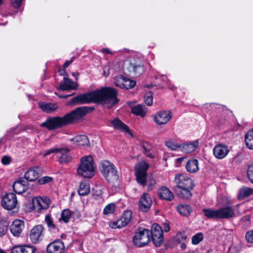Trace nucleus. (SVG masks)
<instances>
[{"label": "nucleus", "instance_id": "nucleus-1", "mask_svg": "<svg viewBox=\"0 0 253 253\" xmlns=\"http://www.w3.org/2000/svg\"><path fill=\"white\" fill-rule=\"evenodd\" d=\"M116 90L111 87H103L73 97L69 104H83L90 102H99L110 108L118 102Z\"/></svg>", "mask_w": 253, "mask_h": 253}, {"label": "nucleus", "instance_id": "nucleus-2", "mask_svg": "<svg viewBox=\"0 0 253 253\" xmlns=\"http://www.w3.org/2000/svg\"><path fill=\"white\" fill-rule=\"evenodd\" d=\"M93 109L94 108L91 107H78L63 117L56 116L47 118L45 122L42 124L41 126L46 127L48 130L61 128L77 122L87 112Z\"/></svg>", "mask_w": 253, "mask_h": 253}, {"label": "nucleus", "instance_id": "nucleus-3", "mask_svg": "<svg viewBox=\"0 0 253 253\" xmlns=\"http://www.w3.org/2000/svg\"><path fill=\"white\" fill-rule=\"evenodd\" d=\"M176 185L173 190L180 198L189 199L192 196L191 190L194 187L192 180L183 174H177L175 176Z\"/></svg>", "mask_w": 253, "mask_h": 253}, {"label": "nucleus", "instance_id": "nucleus-4", "mask_svg": "<svg viewBox=\"0 0 253 253\" xmlns=\"http://www.w3.org/2000/svg\"><path fill=\"white\" fill-rule=\"evenodd\" d=\"M204 215L210 219H228L235 215L234 210L229 206L223 207L218 210L204 209Z\"/></svg>", "mask_w": 253, "mask_h": 253}, {"label": "nucleus", "instance_id": "nucleus-5", "mask_svg": "<svg viewBox=\"0 0 253 253\" xmlns=\"http://www.w3.org/2000/svg\"><path fill=\"white\" fill-rule=\"evenodd\" d=\"M95 167L91 155L84 156L81 159L77 172L79 175L85 178H91L94 175Z\"/></svg>", "mask_w": 253, "mask_h": 253}, {"label": "nucleus", "instance_id": "nucleus-6", "mask_svg": "<svg viewBox=\"0 0 253 253\" xmlns=\"http://www.w3.org/2000/svg\"><path fill=\"white\" fill-rule=\"evenodd\" d=\"M100 170L108 181L117 179V171L114 165L109 161L104 160L100 163Z\"/></svg>", "mask_w": 253, "mask_h": 253}, {"label": "nucleus", "instance_id": "nucleus-7", "mask_svg": "<svg viewBox=\"0 0 253 253\" xmlns=\"http://www.w3.org/2000/svg\"><path fill=\"white\" fill-rule=\"evenodd\" d=\"M150 240V231L144 228L139 229L133 238L134 244L138 247L147 245Z\"/></svg>", "mask_w": 253, "mask_h": 253}, {"label": "nucleus", "instance_id": "nucleus-8", "mask_svg": "<svg viewBox=\"0 0 253 253\" xmlns=\"http://www.w3.org/2000/svg\"><path fill=\"white\" fill-rule=\"evenodd\" d=\"M148 167L149 165L145 162H140L135 167L136 180L138 184L143 186L146 185Z\"/></svg>", "mask_w": 253, "mask_h": 253}, {"label": "nucleus", "instance_id": "nucleus-9", "mask_svg": "<svg viewBox=\"0 0 253 253\" xmlns=\"http://www.w3.org/2000/svg\"><path fill=\"white\" fill-rule=\"evenodd\" d=\"M151 240L156 247H160L164 242L163 230L158 224L155 223L152 225Z\"/></svg>", "mask_w": 253, "mask_h": 253}, {"label": "nucleus", "instance_id": "nucleus-10", "mask_svg": "<svg viewBox=\"0 0 253 253\" xmlns=\"http://www.w3.org/2000/svg\"><path fill=\"white\" fill-rule=\"evenodd\" d=\"M1 206L6 210H11L18 207L16 196L13 193H9L1 198Z\"/></svg>", "mask_w": 253, "mask_h": 253}, {"label": "nucleus", "instance_id": "nucleus-11", "mask_svg": "<svg viewBox=\"0 0 253 253\" xmlns=\"http://www.w3.org/2000/svg\"><path fill=\"white\" fill-rule=\"evenodd\" d=\"M172 114L169 110H162L153 116V121L158 125L167 124L171 119Z\"/></svg>", "mask_w": 253, "mask_h": 253}, {"label": "nucleus", "instance_id": "nucleus-12", "mask_svg": "<svg viewBox=\"0 0 253 253\" xmlns=\"http://www.w3.org/2000/svg\"><path fill=\"white\" fill-rule=\"evenodd\" d=\"M131 214V211H125L122 216L119 219L110 222L109 223V226L113 229L121 228L126 226L130 221Z\"/></svg>", "mask_w": 253, "mask_h": 253}, {"label": "nucleus", "instance_id": "nucleus-13", "mask_svg": "<svg viewBox=\"0 0 253 253\" xmlns=\"http://www.w3.org/2000/svg\"><path fill=\"white\" fill-rule=\"evenodd\" d=\"M34 207L39 212L47 210L51 203L50 199L47 197L38 196L33 199Z\"/></svg>", "mask_w": 253, "mask_h": 253}, {"label": "nucleus", "instance_id": "nucleus-14", "mask_svg": "<svg viewBox=\"0 0 253 253\" xmlns=\"http://www.w3.org/2000/svg\"><path fill=\"white\" fill-rule=\"evenodd\" d=\"M43 227L41 225H38L33 227L30 233L29 237L32 242L38 243L42 237Z\"/></svg>", "mask_w": 253, "mask_h": 253}, {"label": "nucleus", "instance_id": "nucleus-15", "mask_svg": "<svg viewBox=\"0 0 253 253\" xmlns=\"http://www.w3.org/2000/svg\"><path fill=\"white\" fill-rule=\"evenodd\" d=\"M152 204V199L149 194L143 193L141 196L139 202V208L143 212L147 211Z\"/></svg>", "mask_w": 253, "mask_h": 253}, {"label": "nucleus", "instance_id": "nucleus-16", "mask_svg": "<svg viewBox=\"0 0 253 253\" xmlns=\"http://www.w3.org/2000/svg\"><path fill=\"white\" fill-rule=\"evenodd\" d=\"M64 249V243L60 240H57L51 242L46 248V251L48 253H63Z\"/></svg>", "mask_w": 253, "mask_h": 253}, {"label": "nucleus", "instance_id": "nucleus-17", "mask_svg": "<svg viewBox=\"0 0 253 253\" xmlns=\"http://www.w3.org/2000/svg\"><path fill=\"white\" fill-rule=\"evenodd\" d=\"M229 150L228 147L222 144L215 145L213 149V154L218 159H224L228 154Z\"/></svg>", "mask_w": 253, "mask_h": 253}, {"label": "nucleus", "instance_id": "nucleus-18", "mask_svg": "<svg viewBox=\"0 0 253 253\" xmlns=\"http://www.w3.org/2000/svg\"><path fill=\"white\" fill-rule=\"evenodd\" d=\"M78 84L69 78L64 77L60 83L58 89L62 90H76L78 88Z\"/></svg>", "mask_w": 253, "mask_h": 253}, {"label": "nucleus", "instance_id": "nucleus-19", "mask_svg": "<svg viewBox=\"0 0 253 253\" xmlns=\"http://www.w3.org/2000/svg\"><path fill=\"white\" fill-rule=\"evenodd\" d=\"M69 152V150L66 147L58 148L56 155L59 163H65L71 160V157Z\"/></svg>", "mask_w": 253, "mask_h": 253}, {"label": "nucleus", "instance_id": "nucleus-20", "mask_svg": "<svg viewBox=\"0 0 253 253\" xmlns=\"http://www.w3.org/2000/svg\"><path fill=\"white\" fill-rule=\"evenodd\" d=\"M24 227V222L20 219H15L10 226L11 234L16 237L19 236Z\"/></svg>", "mask_w": 253, "mask_h": 253}, {"label": "nucleus", "instance_id": "nucleus-21", "mask_svg": "<svg viewBox=\"0 0 253 253\" xmlns=\"http://www.w3.org/2000/svg\"><path fill=\"white\" fill-rule=\"evenodd\" d=\"M111 124L115 129L119 130L120 131L129 134L130 135L132 136V134L130 132L128 126L120 120L115 118L111 121Z\"/></svg>", "mask_w": 253, "mask_h": 253}, {"label": "nucleus", "instance_id": "nucleus-22", "mask_svg": "<svg viewBox=\"0 0 253 253\" xmlns=\"http://www.w3.org/2000/svg\"><path fill=\"white\" fill-rule=\"evenodd\" d=\"M13 189L15 192L21 194L28 189V182L23 179H20L13 184Z\"/></svg>", "mask_w": 253, "mask_h": 253}, {"label": "nucleus", "instance_id": "nucleus-23", "mask_svg": "<svg viewBox=\"0 0 253 253\" xmlns=\"http://www.w3.org/2000/svg\"><path fill=\"white\" fill-rule=\"evenodd\" d=\"M36 248L32 246H15L11 249V253H34Z\"/></svg>", "mask_w": 253, "mask_h": 253}, {"label": "nucleus", "instance_id": "nucleus-24", "mask_svg": "<svg viewBox=\"0 0 253 253\" xmlns=\"http://www.w3.org/2000/svg\"><path fill=\"white\" fill-rule=\"evenodd\" d=\"M158 194L160 198L168 201H171L174 199L173 194L166 186L160 188Z\"/></svg>", "mask_w": 253, "mask_h": 253}, {"label": "nucleus", "instance_id": "nucleus-25", "mask_svg": "<svg viewBox=\"0 0 253 253\" xmlns=\"http://www.w3.org/2000/svg\"><path fill=\"white\" fill-rule=\"evenodd\" d=\"M198 145V140H195L189 143H183L180 144V151L185 153H190L196 149Z\"/></svg>", "mask_w": 253, "mask_h": 253}, {"label": "nucleus", "instance_id": "nucleus-26", "mask_svg": "<svg viewBox=\"0 0 253 253\" xmlns=\"http://www.w3.org/2000/svg\"><path fill=\"white\" fill-rule=\"evenodd\" d=\"M39 108L43 111L47 113H51L54 112L58 108L57 104L55 103H46L40 102L39 103Z\"/></svg>", "mask_w": 253, "mask_h": 253}, {"label": "nucleus", "instance_id": "nucleus-27", "mask_svg": "<svg viewBox=\"0 0 253 253\" xmlns=\"http://www.w3.org/2000/svg\"><path fill=\"white\" fill-rule=\"evenodd\" d=\"M40 170L38 168L32 167L30 168L25 173V178L28 181H33L39 177Z\"/></svg>", "mask_w": 253, "mask_h": 253}, {"label": "nucleus", "instance_id": "nucleus-28", "mask_svg": "<svg viewBox=\"0 0 253 253\" xmlns=\"http://www.w3.org/2000/svg\"><path fill=\"white\" fill-rule=\"evenodd\" d=\"M177 212L182 216H188L192 211V207L188 204H179L176 207Z\"/></svg>", "mask_w": 253, "mask_h": 253}, {"label": "nucleus", "instance_id": "nucleus-29", "mask_svg": "<svg viewBox=\"0 0 253 253\" xmlns=\"http://www.w3.org/2000/svg\"><path fill=\"white\" fill-rule=\"evenodd\" d=\"M187 170L190 173H195L199 169V162L196 159H192L188 161L186 165Z\"/></svg>", "mask_w": 253, "mask_h": 253}, {"label": "nucleus", "instance_id": "nucleus-30", "mask_svg": "<svg viewBox=\"0 0 253 253\" xmlns=\"http://www.w3.org/2000/svg\"><path fill=\"white\" fill-rule=\"evenodd\" d=\"M131 110L133 114L135 115L140 116L142 117H144L146 115L147 111L146 107L140 104L132 107Z\"/></svg>", "mask_w": 253, "mask_h": 253}, {"label": "nucleus", "instance_id": "nucleus-31", "mask_svg": "<svg viewBox=\"0 0 253 253\" xmlns=\"http://www.w3.org/2000/svg\"><path fill=\"white\" fill-rule=\"evenodd\" d=\"M73 140L79 146H88L89 144L88 138L85 135H77Z\"/></svg>", "mask_w": 253, "mask_h": 253}, {"label": "nucleus", "instance_id": "nucleus-32", "mask_svg": "<svg viewBox=\"0 0 253 253\" xmlns=\"http://www.w3.org/2000/svg\"><path fill=\"white\" fill-rule=\"evenodd\" d=\"M140 145L144 154L147 157L150 158L154 157V153L151 151L152 147L150 143L147 142H142Z\"/></svg>", "mask_w": 253, "mask_h": 253}, {"label": "nucleus", "instance_id": "nucleus-33", "mask_svg": "<svg viewBox=\"0 0 253 253\" xmlns=\"http://www.w3.org/2000/svg\"><path fill=\"white\" fill-rule=\"evenodd\" d=\"M128 69L130 73H133L135 76L141 74L144 71V68L140 65L129 63Z\"/></svg>", "mask_w": 253, "mask_h": 253}, {"label": "nucleus", "instance_id": "nucleus-34", "mask_svg": "<svg viewBox=\"0 0 253 253\" xmlns=\"http://www.w3.org/2000/svg\"><path fill=\"white\" fill-rule=\"evenodd\" d=\"M180 144L173 139H169L165 141V145L169 149L173 151H180Z\"/></svg>", "mask_w": 253, "mask_h": 253}, {"label": "nucleus", "instance_id": "nucleus-35", "mask_svg": "<svg viewBox=\"0 0 253 253\" xmlns=\"http://www.w3.org/2000/svg\"><path fill=\"white\" fill-rule=\"evenodd\" d=\"M90 192V187L88 183L82 182H81L79 188L78 193L81 196H85Z\"/></svg>", "mask_w": 253, "mask_h": 253}, {"label": "nucleus", "instance_id": "nucleus-36", "mask_svg": "<svg viewBox=\"0 0 253 253\" xmlns=\"http://www.w3.org/2000/svg\"><path fill=\"white\" fill-rule=\"evenodd\" d=\"M245 141L248 148L253 149V129L247 132L245 135Z\"/></svg>", "mask_w": 253, "mask_h": 253}, {"label": "nucleus", "instance_id": "nucleus-37", "mask_svg": "<svg viewBox=\"0 0 253 253\" xmlns=\"http://www.w3.org/2000/svg\"><path fill=\"white\" fill-rule=\"evenodd\" d=\"M253 194V189L244 187L241 188L239 192L238 197L239 199H243Z\"/></svg>", "mask_w": 253, "mask_h": 253}, {"label": "nucleus", "instance_id": "nucleus-38", "mask_svg": "<svg viewBox=\"0 0 253 253\" xmlns=\"http://www.w3.org/2000/svg\"><path fill=\"white\" fill-rule=\"evenodd\" d=\"M8 222L4 219H0V237L5 235L8 230Z\"/></svg>", "mask_w": 253, "mask_h": 253}, {"label": "nucleus", "instance_id": "nucleus-39", "mask_svg": "<svg viewBox=\"0 0 253 253\" xmlns=\"http://www.w3.org/2000/svg\"><path fill=\"white\" fill-rule=\"evenodd\" d=\"M71 216V212L68 209L64 210L62 212L61 217L59 218L60 221H63L65 223L68 222Z\"/></svg>", "mask_w": 253, "mask_h": 253}, {"label": "nucleus", "instance_id": "nucleus-40", "mask_svg": "<svg viewBox=\"0 0 253 253\" xmlns=\"http://www.w3.org/2000/svg\"><path fill=\"white\" fill-rule=\"evenodd\" d=\"M116 209V206L114 203H110L106 205L103 210V213L105 215L113 214Z\"/></svg>", "mask_w": 253, "mask_h": 253}, {"label": "nucleus", "instance_id": "nucleus-41", "mask_svg": "<svg viewBox=\"0 0 253 253\" xmlns=\"http://www.w3.org/2000/svg\"><path fill=\"white\" fill-rule=\"evenodd\" d=\"M125 79H126V77H124L122 76H120L115 77V78L114 79L115 84L117 86L123 89Z\"/></svg>", "mask_w": 253, "mask_h": 253}, {"label": "nucleus", "instance_id": "nucleus-42", "mask_svg": "<svg viewBox=\"0 0 253 253\" xmlns=\"http://www.w3.org/2000/svg\"><path fill=\"white\" fill-rule=\"evenodd\" d=\"M136 84V82L127 78H126L123 89H128L133 88Z\"/></svg>", "mask_w": 253, "mask_h": 253}, {"label": "nucleus", "instance_id": "nucleus-43", "mask_svg": "<svg viewBox=\"0 0 253 253\" xmlns=\"http://www.w3.org/2000/svg\"><path fill=\"white\" fill-rule=\"evenodd\" d=\"M45 222L50 230H51L55 229V226L50 214L45 215Z\"/></svg>", "mask_w": 253, "mask_h": 253}, {"label": "nucleus", "instance_id": "nucleus-44", "mask_svg": "<svg viewBox=\"0 0 253 253\" xmlns=\"http://www.w3.org/2000/svg\"><path fill=\"white\" fill-rule=\"evenodd\" d=\"M203 239V235L202 233H198L192 238V243L193 245H197Z\"/></svg>", "mask_w": 253, "mask_h": 253}, {"label": "nucleus", "instance_id": "nucleus-45", "mask_svg": "<svg viewBox=\"0 0 253 253\" xmlns=\"http://www.w3.org/2000/svg\"><path fill=\"white\" fill-rule=\"evenodd\" d=\"M186 235L184 232H178L175 236V240L178 242L186 241Z\"/></svg>", "mask_w": 253, "mask_h": 253}, {"label": "nucleus", "instance_id": "nucleus-46", "mask_svg": "<svg viewBox=\"0 0 253 253\" xmlns=\"http://www.w3.org/2000/svg\"><path fill=\"white\" fill-rule=\"evenodd\" d=\"M53 178L50 176H43L38 179V183L40 184H45L52 181Z\"/></svg>", "mask_w": 253, "mask_h": 253}, {"label": "nucleus", "instance_id": "nucleus-47", "mask_svg": "<svg viewBox=\"0 0 253 253\" xmlns=\"http://www.w3.org/2000/svg\"><path fill=\"white\" fill-rule=\"evenodd\" d=\"M144 101L148 106H151L153 104V97L150 93H146L144 97Z\"/></svg>", "mask_w": 253, "mask_h": 253}, {"label": "nucleus", "instance_id": "nucleus-48", "mask_svg": "<svg viewBox=\"0 0 253 253\" xmlns=\"http://www.w3.org/2000/svg\"><path fill=\"white\" fill-rule=\"evenodd\" d=\"M247 174L249 180L253 184V164L249 166L247 170Z\"/></svg>", "mask_w": 253, "mask_h": 253}, {"label": "nucleus", "instance_id": "nucleus-49", "mask_svg": "<svg viewBox=\"0 0 253 253\" xmlns=\"http://www.w3.org/2000/svg\"><path fill=\"white\" fill-rule=\"evenodd\" d=\"M57 151H58L57 147H52L48 150H45L42 153V155L44 157H45L47 156V155H49L52 153H54V154H56Z\"/></svg>", "mask_w": 253, "mask_h": 253}, {"label": "nucleus", "instance_id": "nucleus-50", "mask_svg": "<svg viewBox=\"0 0 253 253\" xmlns=\"http://www.w3.org/2000/svg\"><path fill=\"white\" fill-rule=\"evenodd\" d=\"M155 184V180L152 177H149L146 179V185H147L148 189H151Z\"/></svg>", "mask_w": 253, "mask_h": 253}, {"label": "nucleus", "instance_id": "nucleus-51", "mask_svg": "<svg viewBox=\"0 0 253 253\" xmlns=\"http://www.w3.org/2000/svg\"><path fill=\"white\" fill-rule=\"evenodd\" d=\"M245 238L248 242L253 243V230L248 232Z\"/></svg>", "mask_w": 253, "mask_h": 253}, {"label": "nucleus", "instance_id": "nucleus-52", "mask_svg": "<svg viewBox=\"0 0 253 253\" xmlns=\"http://www.w3.org/2000/svg\"><path fill=\"white\" fill-rule=\"evenodd\" d=\"M1 162L4 165H7L11 162V158L8 156H4L2 157Z\"/></svg>", "mask_w": 253, "mask_h": 253}, {"label": "nucleus", "instance_id": "nucleus-53", "mask_svg": "<svg viewBox=\"0 0 253 253\" xmlns=\"http://www.w3.org/2000/svg\"><path fill=\"white\" fill-rule=\"evenodd\" d=\"M11 5L15 8H18L23 0H10Z\"/></svg>", "mask_w": 253, "mask_h": 253}, {"label": "nucleus", "instance_id": "nucleus-54", "mask_svg": "<svg viewBox=\"0 0 253 253\" xmlns=\"http://www.w3.org/2000/svg\"><path fill=\"white\" fill-rule=\"evenodd\" d=\"M110 63H107L103 68V74L105 76H108L110 74Z\"/></svg>", "mask_w": 253, "mask_h": 253}, {"label": "nucleus", "instance_id": "nucleus-55", "mask_svg": "<svg viewBox=\"0 0 253 253\" xmlns=\"http://www.w3.org/2000/svg\"><path fill=\"white\" fill-rule=\"evenodd\" d=\"M163 226H164V230L165 232H168L169 231L170 227H169V223L165 222L163 224Z\"/></svg>", "mask_w": 253, "mask_h": 253}, {"label": "nucleus", "instance_id": "nucleus-56", "mask_svg": "<svg viewBox=\"0 0 253 253\" xmlns=\"http://www.w3.org/2000/svg\"><path fill=\"white\" fill-rule=\"evenodd\" d=\"M162 79H163V80L164 81H166V84H168V85L169 86V87L170 89H173V85L171 86L170 85H169V81L167 79V77L166 76H162Z\"/></svg>", "mask_w": 253, "mask_h": 253}, {"label": "nucleus", "instance_id": "nucleus-57", "mask_svg": "<svg viewBox=\"0 0 253 253\" xmlns=\"http://www.w3.org/2000/svg\"><path fill=\"white\" fill-rule=\"evenodd\" d=\"M73 61V58H72L70 61H66L64 65H63V67L64 68H67L69 65Z\"/></svg>", "mask_w": 253, "mask_h": 253}, {"label": "nucleus", "instance_id": "nucleus-58", "mask_svg": "<svg viewBox=\"0 0 253 253\" xmlns=\"http://www.w3.org/2000/svg\"><path fill=\"white\" fill-rule=\"evenodd\" d=\"M101 51L106 54H113L112 52L110 51L108 48H103L101 50Z\"/></svg>", "mask_w": 253, "mask_h": 253}, {"label": "nucleus", "instance_id": "nucleus-59", "mask_svg": "<svg viewBox=\"0 0 253 253\" xmlns=\"http://www.w3.org/2000/svg\"><path fill=\"white\" fill-rule=\"evenodd\" d=\"M180 248L182 250H185L186 248V241L181 242Z\"/></svg>", "mask_w": 253, "mask_h": 253}, {"label": "nucleus", "instance_id": "nucleus-60", "mask_svg": "<svg viewBox=\"0 0 253 253\" xmlns=\"http://www.w3.org/2000/svg\"><path fill=\"white\" fill-rule=\"evenodd\" d=\"M184 158H185V157H184L178 158L176 159V162L180 163L184 159Z\"/></svg>", "mask_w": 253, "mask_h": 253}, {"label": "nucleus", "instance_id": "nucleus-61", "mask_svg": "<svg viewBox=\"0 0 253 253\" xmlns=\"http://www.w3.org/2000/svg\"><path fill=\"white\" fill-rule=\"evenodd\" d=\"M72 75L74 77H75V78H76V80H78V74H76V73H72Z\"/></svg>", "mask_w": 253, "mask_h": 253}, {"label": "nucleus", "instance_id": "nucleus-62", "mask_svg": "<svg viewBox=\"0 0 253 253\" xmlns=\"http://www.w3.org/2000/svg\"><path fill=\"white\" fill-rule=\"evenodd\" d=\"M0 253H5V252L3 250L0 249Z\"/></svg>", "mask_w": 253, "mask_h": 253}, {"label": "nucleus", "instance_id": "nucleus-63", "mask_svg": "<svg viewBox=\"0 0 253 253\" xmlns=\"http://www.w3.org/2000/svg\"><path fill=\"white\" fill-rule=\"evenodd\" d=\"M186 253H195L194 251H189V252H188Z\"/></svg>", "mask_w": 253, "mask_h": 253}, {"label": "nucleus", "instance_id": "nucleus-64", "mask_svg": "<svg viewBox=\"0 0 253 253\" xmlns=\"http://www.w3.org/2000/svg\"><path fill=\"white\" fill-rule=\"evenodd\" d=\"M3 3V0H0V5Z\"/></svg>", "mask_w": 253, "mask_h": 253}]
</instances>
